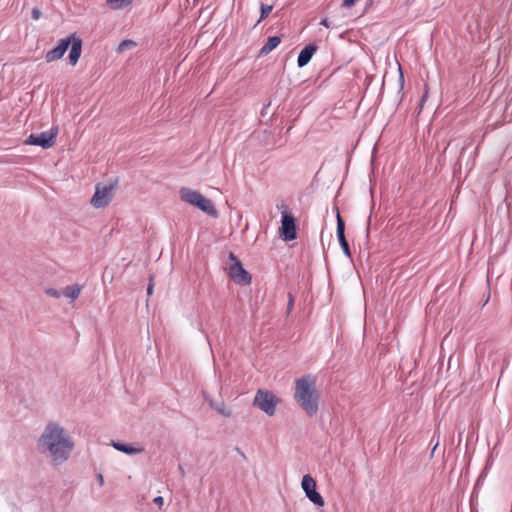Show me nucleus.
<instances>
[{
  "label": "nucleus",
  "mask_w": 512,
  "mask_h": 512,
  "mask_svg": "<svg viewBox=\"0 0 512 512\" xmlns=\"http://www.w3.org/2000/svg\"><path fill=\"white\" fill-rule=\"evenodd\" d=\"M36 449L52 466L64 464L75 449L71 433L58 421H48L36 440Z\"/></svg>",
  "instance_id": "1"
},
{
  "label": "nucleus",
  "mask_w": 512,
  "mask_h": 512,
  "mask_svg": "<svg viewBox=\"0 0 512 512\" xmlns=\"http://www.w3.org/2000/svg\"><path fill=\"white\" fill-rule=\"evenodd\" d=\"M320 394L316 387V378L305 375L295 380L294 399L310 417L316 415Z\"/></svg>",
  "instance_id": "2"
},
{
  "label": "nucleus",
  "mask_w": 512,
  "mask_h": 512,
  "mask_svg": "<svg viewBox=\"0 0 512 512\" xmlns=\"http://www.w3.org/2000/svg\"><path fill=\"white\" fill-rule=\"evenodd\" d=\"M179 195L183 202L197 207L202 212L214 218L218 217V212L215 209L213 202L203 196L200 192L187 187H182L179 191Z\"/></svg>",
  "instance_id": "3"
},
{
  "label": "nucleus",
  "mask_w": 512,
  "mask_h": 512,
  "mask_svg": "<svg viewBox=\"0 0 512 512\" xmlns=\"http://www.w3.org/2000/svg\"><path fill=\"white\" fill-rule=\"evenodd\" d=\"M279 399L270 391L258 390L253 404L269 416H273Z\"/></svg>",
  "instance_id": "4"
},
{
  "label": "nucleus",
  "mask_w": 512,
  "mask_h": 512,
  "mask_svg": "<svg viewBox=\"0 0 512 512\" xmlns=\"http://www.w3.org/2000/svg\"><path fill=\"white\" fill-rule=\"evenodd\" d=\"M228 273L231 279L241 285H248L251 282L250 274L243 268L240 260L233 254H229Z\"/></svg>",
  "instance_id": "5"
},
{
  "label": "nucleus",
  "mask_w": 512,
  "mask_h": 512,
  "mask_svg": "<svg viewBox=\"0 0 512 512\" xmlns=\"http://www.w3.org/2000/svg\"><path fill=\"white\" fill-rule=\"evenodd\" d=\"M115 192V185L97 184L95 186V193L91 198V205L94 208H103L107 206L113 199Z\"/></svg>",
  "instance_id": "6"
},
{
  "label": "nucleus",
  "mask_w": 512,
  "mask_h": 512,
  "mask_svg": "<svg viewBox=\"0 0 512 512\" xmlns=\"http://www.w3.org/2000/svg\"><path fill=\"white\" fill-rule=\"evenodd\" d=\"M59 133L57 126L52 127L48 131L39 134H31L26 140L25 144L40 146L44 149L50 148L55 144L56 137Z\"/></svg>",
  "instance_id": "7"
},
{
  "label": "nucleus",
  "mask_w": 512,
  "mask_h": 512,
  "mask_svg": "<svg viewBox=\"0 0 512 512\" xmlns=\"http://www.w3.org/2000/svg\"><path fill=\"white\" fill-rule=\"evenodd\" d=\"M301 486L305 492L306 497L316 506L322 507L325 502L323 497L316 491V481L310 475H304L302 478Z\"/></svg>",
  "instance_id": "8"
},
{
  "label": "nucleus",
  "mask_w": 512,
  "mask_h": 512,
  "mask_svg": "<svg viewBox=\"0 0 512 512\" xmlns=\"http://www.w3.org/2000/svg\"><path fill=\"white\" fill-rule=\"evenodd\" d=\"M280 230L285 240L290 241L296 238V225L293 216L288 213H283Z\"/></svg>",
  "instance_id": "9"
},
{
  "label": "nucleus",
  "mask_w": 512,
  "mask_h": 512,
  "mask_svg": "<svg viewBox=\"0 0 512 512\" xmlns=\"http://www.w3.org/2000/svg\"><path fill=\"white\" fill-rule=\"evenodd\" d=\"M71 38L72 37H67V38L61 39L59 41L58 45L54 49L49 50L45 56L46 61L53 62V61H56V60L62 58V56L64 55V53L67 51L68 47L71 44Z\"/></svg>",
  "instance_id": "10"
},
{
  "label": "nucleus",
  "mask_w": 512,
  "mask_h": 512,
  "mask_svg": "<svg viewBox=\"0 0 512 512\" xmlns=\"http://www.w3.org/2000/svg\"><path fill=\"white\" fill-rule=\"evenodd\" d=\"M71 50L69 53V61L71 65H76L78 62L80 55H81V49H82V41L79 38H75L74 35H71Z\"/></svg>",
  "instance_id": "11"
},
{
  "label": "nucleus",
  "mask_w": 512,
  "mask_h": 512,
  "mask_svg": "<svg viewBox=\"0 0 512 512\" xmlns=\"http://www.w3.org/2000/svg\"><path fill=\"white\" fill-rule=\"evenodd\" d=\"M113 448H115L117 451H120L122 453H125L127 455H137L144 451V448L141 445L137 446H131L120 442L113 441L111 443Z\"/></svg>",
  "instance_id": "12"
},
{
  "label": "nucleus",
  "mask_w": 512,
  "mask_h": 512,
  "mask_svg": "<svg viewBox=\"0 0 512 512\" xmlns=\"http://www.w3.org/2000/svg\"><path fill=\"white\" fill-rule=\"evenodd\" d=\"M315 51L316 47L314 45H307L305 48H303L298 56V66L303 67L307 65Z\"/></svg>",
  "instance_id": "13"
},
{
  "label": "nucleus",
  "mask_w": 512,
  "mask_h": 512,
  "mask_svg": "<svg viewBox=\"0 0 512 512\" xmlns=\"http://www.w3.org/2000/svg\"><path fill=\"white\" fill-rule=\"evenodd\" d=\"M82 291V286L79 284H74L71 286H67L64 288L62 295L70 300H75L79 297Z\"/></svg>",
  "instance_id": "14"
},
{
  "label": "nucleus",
  "mask_w": 512,
  "mask_h": 512,
  "mask_svg": "<svg viewBox=\"0 0 512 512\" xmlns=\"http://www.w3.org/2000/svg\"><path fill=\"white\" fill-rule=\"evenodd\" d=\"M281 42L278 36H272L268 38L267 43L261 48L260 54L266 55L274 50Z\"/></svg>",
  "instance_id": "15"
},
{
  "label": "nucleus",
  "mask_w": 512,
  "mask_h": 512,
  "mask_svg": "<svg viewBox=\"0 0 512 512\" xmlns=\"http://www.w3.org/2000/svg\"><path fill=\"white\" fill-rule=\"evenodd\" d=\"M133 0H107L106 4L113 10H119L127 7Z\"/></svg>",
  "instance_id": "16"
},
{
  "label": "nucleus",
  "mask_w": 512,
  "mask_h": 512,
  "mask_svg": "<svg viewBox=\"0 0 512 512\" xmlns=\"http://www.w3.org/2000/svg\"><path fill=\"white\" fill-rule=\"evenodd\" d=\"M214 410L224 417L231 416V410L225 405L223 401H218L215 403Z\"/></svg>",
  "instance_id": "17"
},
{
  "label": "nucleus",
  "mask_w": 512,
  "mask_h": 512,
  "mask_svg": "<svg viewBox=\"0 0 512 512\" xmlns=\"http://www.w3.org/2000/svg\"><path fill=\"white\" fill-rule=\"evenodd\" d=\"M135 46H136V43L134 41H132V40H123L119 44V46L117 48V51L121 53V52L129 50V49H131V48H133Z\"/></svg>",
  "instance_id": "18"
},
{
  "label": "nucleus",
  "mask_w": 512,
  "mask_h": 512,
  "mask_svg": "<svg viewBox=\"0 0 512 512\" xmlns=\"http://www.w3.org/2000/svg\"><path fill=\"white\" fill-rule=\"evenodd\" d=\"M344 230H345V224H344L342 217L340 216V214L338 212L337 213V229H336L337 237L345 236Z\"/></svg>",
  "instance_id": "19"
},
{
  "label": "nucleus",
  "mask_w": 512,
  "mask_h": 512,
  "mask_svg": "<svg viewBox=\"0 0 512 512\" xmlns=\"http://www.w3.org/2000/svg\"><path fill=\"white\" fill-rule=\"evenodd\" d=\"M338 240H339V243H340L345 255L350 256V249H349V245H348V242H347L345 236L338 237Z\"/></svg>",
  "instance_id": "20"
},
{
  "label": "nucleus",
  "mask_w": 512,
  "mask_h": 512,
  "mask_svg": "<svg viewBox=\"0 0 512 512\" xmlns=\"http://www.w3.org/2000/svg\"><path fill=\"white\" fill-rule=\"evenodd\" d=\"M272 9H273L272 6L262 4L261 5V18H260V20L266 18L269 15V13L272 11Z\"/></svg>",
  "instance_id": "21"
},
{
  "label": "nucleus",
  "mask_w": 512,
  "mask_h": 512,
  "mask_svg": "<svg viewBox=\"0 0 512 512\" xmlns=\"http://www.w3.org/2000/svg\"><path fill=\"white\" fill-rule=\"evenodd\" d=\"M45 293L50 296V297H53V298H59L62 293L59 292L58 290L54 289V288H49V289H46L45 290Z\"/></svg>",
  "instance_id": "22"
},
{
  "label": "nucleus",
  "mask_w": 512,
  "mask_h": 512,
  "mask_svg": "<svg viewBox=\"0 0 512 512\" xmlns=\"http://www.w3.org/2000/svg\"><path fill=\"white\" fill-rule=\"evenodd\" d=\"M40 16H41V12H40V10H39L38 8H34V9L32 10V18H33L34 20H38V19L40 18Z\"/></svg>",
  "instance_id": "23"
},
{
  "label": "nucleus",
  "mask_w": 512,
  "mask_h": 512,
  "mask_svg": "<svg viewBox=\"0 0 512 512\" xmlns=\"http://www.w3.org/2000/svg\"><path fill=\"white\" fill-rule=\"evenodd\" d=\"M153 502L158 506H162L164 503V499L161 496H157L154 498Z\"/></svg>",
  "instance_id": "24"
},
{
  "label": "nucleus",
  "mask_w": 512,
  "mask_h": 512,
  "mask_svg": "<svg viewBox=\"0 0 512 512\" xmlns=\"http://www.w3.org/2000/svg\"><path fill=\"white\" fill-rule=\"evenodd\" d=\"M204 398H205V400L208 402V404L210 405V407L214 409L215 403H217L218 401H214L213 399H211V398H210V397H208L207 395H204Z\"/></svg>",
  "instance_id": "25"
},
{
  "label": "nucleus",
  "mask_w": 512,
  "mask_h": 512,
  "mask_svg": "<svg viewBox=\"0 0 512 512\" xmlns=\"http://www.w3.org/2000/svg\"><path fill=\"white\" fill-rule=\"evenodd\" d=\"M153 287H154V285H153V283L150 281V283H149V285H148V288H147V294H148V295H151V294H152V292H153Z\"/></svg>",
  "instance_id": "26"
},
{
  "label": "nucleus",
  "mask_w": 512,
  "mask_h": 512,
  "mask_svg": "<svg viewBox=\"0 0 512 512\" xmlns=\"http://www.w3.org/2000/svg\"><path fill=\"white\" fill-rule=\"evenodd\" d=\"M97 479H98L99 485L102 486L104 484V478H103L102 474H98Z\"/></svg>",
  "instance_id": "27"
},
{
  "label": "nucleus",
  "mask_w": 512,
  "mask_h": 512,
  "mask_svg": "<svg viewBox=\"0 0 512 512\" xmlns=\"http://www.w3.org/2000/svg\"><path fill=\"white\" fill-rule=\"evenodd\" d=\"M321 25L325 26V27H329V23H328V20L327 19H323L321 21Z\"/></svg>",
  "instance_id": "28"
},
{
  "label": "nucleus",
  "mask_w": 512,
  "mask_h": 512,
  "mask_svg": "<svg viewBox=\"0 0 512 512\" xmlns=\"http://www.w3.org/2000/svg\"><path fill=\"white\" fill-rule=\"evenodd\" d=\"M179 470H180L182 475H185V471H184V469H183V467L181 465H179Z\"/></svg>",
  "instance_id": "29"
},
{
  "label": "nucleus",
  "mask_w": 512,
  "mask_h": 512,
  "mask_svg": "<svg viewBox=\"0 0 512 512\" xmlns=\"http://www.w3.org/2000/svg\"><path fill=\"white\" fill-rule=\"evenodd\" d=\"M293 305V300L292 298L290 297V301H289V308Z\"/></svg>",
  "instance_id": "30"
}]
</instances>
